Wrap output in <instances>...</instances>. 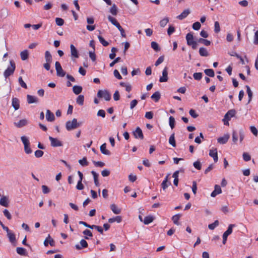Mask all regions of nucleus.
<instances>
[{"label": "nucleus", "mask_w": 258, "mask_h": 258, "mask_svg": "<svg viewBox=\"0 0 258 258\" xmlns=\"http://www.w3.org/2000/svg\"><path fill=\"white\" fill-rule=\"evenodd\" d=\"M27 102L29 104L38 102V98L34 96L27 95Z\"/></svg>", "instance_id": "obj_21"}, {"label": "nucleus", "mask_w": 258, "mask_h": 258, "mask_svg": "<svg viewBox=\"0 0 258 258\" xmlns=\"http://www.w3.org/2000/svg\"><path fill=\"white\" fill-rule=\"evenodd\" d=\"M199 53L200 55L202 56H207L209 55V53L207 49L204 47H201L199 49Z\"/></svg>", "instance_id": "obj_34"}, {"label": "nucleus", "mask_w": 258, "mask_h": 258, "mask_svg": "<svg viewBox=\"0 0 258 258\" xmlns=\"http://www.w3.org/2000/svg\"><path fill=\"white\" fill-rule=\"evenodd\" d=\"M151 47L156 51H158L160 50L159 45L156 42L153 41L151 42Z\"/></svg>", "instance_id": "obj_51"}, {"label": "nucleus", "mask_w": 258, "mask_h": 258, "mask_svg": "<svg viewBox=\"0 0 258 258\" xmlns=\"http://www.w3.org/2000/svg\"><path fill=\"white\" fill-rule=\"evenodd\" d=\"M238 141V135L235 131L232 132V141L234 144H236Z\"/></svg>", "instance_id": "obj_56"}, {"label": "nucleus", "mask_w": 258, "mask_h": 258, "mask_svg": "<svg viewBox=\"0 0 258 258\" xmlns=\"http://www.w3.org/2000/svg\"><path fill=\"white\" fill-rule=\"evenodd\" d=\"M205 74L210 77H213L215 76L214 72L212 69H208L204 71Z\"/></svg>", "instance_id": "obj_37"}, {"label": "nucleus", "mask_w": 258, "mask_h": 258, "mask_svg": "<svg viewBox=\"0 0 258 258\" xmlns=\"http://www.w3.org/2000/svg\"><path fill=\"white\" fill-rule=\"evenodd\" d=\"M169 143L173 147L176 146V142L174 137V134H172L169 139Z\"/></svg>", "instance_id": "obj_36"}, {"label": "nucleus", "mask_w": 258, "mask_h": 258, "mask_svg": "<svg viewBox=\"0 0 258 258\" xmlns=\"http://www.w3.org/2000/svg\"><path fill=\"white\" fill-rule=\"evenodd\" d=\"M194 78L196 80H200L202 77V73H195L193 75Z\"/></svg>", "instance_id": "obj_54"}, {"label": "nucleus", "mask_w": 258, "mask_h": 258, "mask_svg": "<svg viewBox=\"0 0 258 258\" xmlns=\"http://www.w3.org/2000/svg\"><path fill=\"white\" fill-rule=\"evenodd\" d=\"M84 97L82 95H80L77 98L76 102L77 103L80 105H83L84 104Z\"/></svg>", "instance_id": "obj_39"}, {"label": "nucleus", "mask_w": 258, "mask_h": 258, "mask_svg": "<svg viewBox=\"0 0 258 258\" xmlns=\"http://www.w3.org/2000/svg\"><path fill=\"white\" fill-rule=\"evenodd\" d=\"M28 120L26 119L20 120L18 122H15V125L18 127H21L27 124Z\"/></svg>", "instance_id": "obj_23"}, {"label": "nucleus", "mask_w": 258, "mask_h": 258, "mask_svg": "<svg viewBox=\"0 0 258 258\" xmlns=\"http://www.w3.org/2000/svg\"><path fill=\"white\" fill-rule=\"evenodd\" d=\"M214 31L215 33H219L220 31V27L218 22L216 21L214 23Z\"/></svg>", "instance_id": "obj_55"}, {"label": "nucleus", "mask_w": 258, "mask_h": 258, "mask_svg": "<svg viewBox=\"0 0 258 258\" xmlns=\"http://www.w3.org/2000/svg\"><path fill=\"white\" fill-rule=\"evenodd\" d=\"M120 85L122 87H125V90L127 92H130L132 90V86L129 83H125L124 82H120Z\"/></svg>", "instance_id": "obj_30"}, {"label": "nucleus", "mask_w": 258, "mask_h": 258, "mask_svg": "<svg viewBox=\"0 0 258 258\" xmlns=\"http://www.w3.org/2000/svg\"><path fill=\"white\" fill-rule=\"evenodd\" d=\"M10 66L4 72V76L6 78H8L9 76L12 75L16 69V64L13 60L10 61Z\"/></svg>", "instance_id": "obj_1"}, {"label": "nucleus", "mask_w": 258, "mask_h": 258, "mask_svg": "<svg viewBox=\"0 0 258 258\" xmlns=\"http://www.w3.org/2000/svg\"><path fill=\"white\" fill-rule=\"evenodd\" d=\"M190 13L189 9L184 10L182 13L177 17V18L180 20H182L186 18Z\"/></svg>", "instance_id": "obj_17"}, {"label": "nucleus", "mask_w": 258, "mask_h": 258, "mask_svg": "<svg viewBox=\"0 0 258 258\" xmlns=\"http://www.w3.org/2000/svg\"><path fill=\"white\" fill-rule=\"evenodd\" d=\"M91 173L93 176L94 183L96 186H98L99 185V183L98 180V174L95 172L94 171H92Z\"/></svg>", "instance_id": "obj_29"}, {"label": "nucleus", "mask_w": 258, "mask_h": 258, "mask_svg": "<svg viewBox=\"0 0 258 258\" xmlns=\"http://www.w3.org/2000/svg\"><path fill=\"white\" fill-rule=\"evenodd\" d=\"M98 38L100 41V42L104 46H107L108 45L109 43L107 41H105L104 39L100 35L98 36Z\"/></svg>", "instance_id": "obj_42"}, {"label": "nucleus", "mask_w": 258, "mask_h": 258, "mask_svg": "<svg viewBox=\"0 0 258 258\" xmlns=\"http://www.w3.org/2000/svg\"><path fill=\"white\" fill-rule=\"evenodd\" d=\"M122 220L121 217L120 216H116L114 218H111L108 219V222L110 223H112L113 222H116L117 223H119L121 222Z\"/></svg>", "instance_id": "obj_25"}, {"label": "nucleus", "mask_w": 258, "mask_h": 258, "mask_svg": "<svg viewBox=\"0 0 258 258\" xmlns=\"http://www.w3.org/2000/svg\"><path fill=\"white\" fill-rule=\"evenodd\" d=\"M160 93L159 92H155L152 96L151 98L154 100L155 102L158 101L160 98Z\"/></svg>", "instance_id": "obj_35"}, {"label": "nucleus", "mask_w": 258, "mask_h": 258, "mask_svg": "<svg viewBox=\"0 0 258 258\" xmlns=\"http://www.w3.org/2000/svg\"><path fill=\"white\" fill-rule=\"evenodd\" d=\"M222 192V190L220 186L218 185H215L214 191L211 193V196L212 197H215L217 195Z\"/></svg>", "instance_id": "obj_14"}, {"label": "nucleus", "mask_w": 258, "mask_h": 258, "mask_svg": "<svg viewBox=\"0 0 258 258\" xmlns=\"http://www.w3.org/2000/svg\"><path fill=\"white\" fill-rule=\"evenodd\" d=\"M21 139L24 146H26V145H30L29 139L26 137L22 136L21 137Z\"/></svg>", "instance_id": "obj_43"}, {"label": "nucleus", "mask_w": 258, "mask_h": 258, "mask_svg": "<svg viewBox=\"0 0 258 258\" xmlns=\"http://www.w3.org/2000/svg\"><path fill=\"white\" fill-rule=\"evenodd\" d=\"M110 13L116 16L117 14V9L116 5L115 4H113L112 7L110 8L109 10Z\"/></svg>", "instance_id": "obj_38"}, {"label": "nucleus", "mask_w": 258, "mask_h": 258, "mask_svg": "<svg viewBox=\"0 0 258 258\" xmlns=\"http://www.w3.org/2000/svg\"><path fill=\"white\" fill-rule=\"evenodd\" d=\"M235 227V224H230L227 230L223 234V243L225 244L227 241V237L232 232V229Z\"/></svg>", "instance_id": "obj_4"}, {"label": "nucleus", "mask_w": 258, "mask_h": 258, "mask_svg": "<svg viewBox=\"0 0 258 258\" xmlns=\"http://www.w3.org/2000/svg\"><path fill=\"white\" fill-rule=\"evenodd\" d=\"M154 220V218L152 216H148L145 217L143 222L145 224L148 225Z\"/></svg>", "instance_id": "obj_28"}, {"label": "nucleus", "mask_w": 258, "mask_h": 258, "mask_svg": "<svg viewBox=\"0 0 258 258\" xmlns=\"http://www.w3.org/2000/svg\"><path fill=\"white\" fill-rule=\"evenodd\" d=\"M229 137V134H225L223 137H220L217 139L218 142L221 144H225L227 142Z\"/></svg>", "instance_id": "obj_12"}, {"label": "nucleus", "mask_w": 258, "mask_h": 258, "mask_svg": "<svg viewBox=\"0 0 258 258\" xmlns=\"http://www.w3.org/2000/svg\"><path fill=\"white\" fill-rule=\"evenodd\" d=\"M168 68L165 67L162 71V76L160 78V82H166L168 81Z\"/></svg>", "instance_id": "obj_7"}, {"label": "nucleus", "mask_w": 258, "mask_h": 258, "mask_svg": "<svg viewBox=\"0 0 258 258\" xmlns=\"http://www.w3.org/2000/svg\"><path fill=\"white\" fill-rule=\"evenodd\" d=\"M108 20L111 23L112 25L114 26L116 25L118 22L113 17H111V16L109 15L108 17Z\"/></svg>", "instance_id": "obj_47"}, {"label": "nucleus", "mask_w": 258, "mask_h": 258, "mask_svg": "<svg viewBox=\"0 0 258 258\" xmlns=\"http://www.w3.org/2000/svg\"><path fill=\"white\" fill-rule=\"evenodd\" d=\"M242 156L245 161H248L251 159V156L247 153H243Z\"/></svg>", "instance_id": "obj_62"}, {"label": "nucleus", "mask_w": 258, "mask_h": 258, "mask_svg": "<svg viewBox=\"0 0 258 258\" xmlns=\"http://www.w3.org/2000/svg\"><path fill=\"white\" fill-rule=\"evenodd\" d=\"M83 233L85 235V238L86 239H89L88 236L92 237V236H93L92 232L89 230H88V229L85 230Z\"/></svg>", "instance_id": "obj_46"}, {"label": "nucleus", "mask_w": 258, "mask_h": 258, "mask_svg": "<svg viewBox=\"0 0 258 258\" xmlns=\"http://www.w3.org/2000/svg\"><path fill=\"white\" fill-rule=\"evenodd\" d=\"M55 67L56 71V74L58 76L63 77L65 76L66 73L62 69V67L58 61L55 62Z\"/></svg>", "instance_id": "obj_5"}, {"label": "nucleus", "mask_w": 258, "mask_h": 258, "mask_svg": "<svg viewBox=\"0 0 258 258\" xmlns=\"http://www.w3.org/2000/svg\"><path fill=\"white\" fill-rule=\"evenodd\" d=\"M250 130L251 133L255 136H257L258 134V131L256 128L254 126H251L250 127Z\"/></svg>", "instance_id": "obj_64"}, {"label": "nucleus", "mask_w": 258, "mask_h": 258, "mask_svg": "<svg viewBox=\"0 0 258 258\" xmlns=\"http://www.w3.org/2000/svg\"><path fill=\"white\" fill-rule=\"evenodd\" d=\"M169 22L168 18H165L160 22V25L161 27H164Z\"/></svg>", "instance_id": "obj_48"}, {"label": "nucleus", "mask_w": 258, "mask_h": 258, "mask_svg": "<svg viewBox=\"0 0 258 258\" xmlns=\"http://www.w3.org/2000/svg\"><path fill=\"white\" fill-rule=\"evenodd\" d=\"M169 120L170 126L172 129H173L175 126V119L173 116H170Z\"/></svg>", "instance_id": "obj_52"}, {"label": "nucleus", "mask_w": 258, "mask_h": 258, "mask_svg": "<svg viewBox=\"0 0 258 258\" xmlns=\"http://www.w3.org/2000/svg\"><path fill=\"white\" fill-rule=\"evenodd\" d=\"M12 106L15 110H18L20 107V101L17 98H13L12 102Z\"/></svg>", "instance_id": "obj_18"}, {"label": "nucleus", "mask_w": 258, "mask_h": 258, "mask_svg": "<svg viewBox=\"0 0 258 258\" xmlns=\"http://www.w3.org/2000/svg\"><path fill=\"white\" fill-rule=\"evenodd\" d=\"M4 215L9 220L11 219L12 216L7 209H5L3 211Z\"/></svg>", "instance_id": "obj_63"}, {"label": "nucleus", "mask_w": 258, "mask_h": 258, "mask_svg": "<svg viewBox=\"0 0 258 258\" xmlns=\"http://www.w3.org/2000/svg\"><path fill=\"white\" fill-rule=\"evenodd\" d=\"M236 111L234 109L229 110L225 115L224 120H229L230 118L233 117L235 114Z\"/></svg>", "instance_id": "obj_13"}, {"label": "nucleus", "mask_w": 258, "mask_h": 258, "mask_svg": "<svg viewBox=\"0 0 258 258\" xmlns=\"http://www.w3.org/2000/svg\"><path fill=\"white\" fill-rule=\"evenodd\" d=\"M16 251L18 254L21 255H25L26 254V249L23 247H17Z\"/></svg>", "instance_id": "obj_44"}, {"label": "nucleus", "mask_w": 258, "mask_h": 258, "mask_svg": "<svg viewBox=\"0 0 258 258\" xmlns=\"http://www.w3.org/2000/svg\"><path fill=\"white\" fill-rule=\"evenodd\" d=\"M201 25L200 22H196L192 25V28L195 30H198L200 29Z\"/></svg>", "instance_id": "obj_59"}, {"label": "nucleus", "mask_w": 258, "mask_h": 258, "mask_svg": "<svg viewBox=\"0 0 258 258\" xmlns=\"http://www.w3.org/2000/svg\"><path fill=\"white\" fill-rule=\"evenodd\" d=\"M7 235L9 238L10 241L12 243L15 241V240H16L15 235L13 233L10 232L9 233H8L7 234Z\"/></svg>", "instance_id": "obj_41"}, {"label": "nucleus", "mask_w": 258, "mask_h": 258, "mask_svg": "<svg viewBox=\"0 0 258 258\" xmlns=\"http://www.w3.org/2000/svg\"><path fill=\"white\" fill-rule=\"evenodd\" d=\"M80 243V245L79 244H76L75 245V247L77 249H81L82 248H86L88 246V243L84 239L81 240Z\"/></svg>", "instance_id": "obj_20"}, {"label": "nucleus", "mask_w": 258, "mask_h": 258, "mask_svg": "<svg viewBox=\"0 0 258 258\" xmlns=\"http://www.w3.org/2000/svg\"><path fill=\"white\" fill-rule=\"evenodd\" d=\"M100 149L101 152L103 154H104V155H110L111 154L109 150L106 149V143L103 144L100 146Z\"/></svg>", "instance_id": "obj_19"}, {"label": "nucleus", "mask_w": 258, "mask_h": 258, "mask_svg": "<svg viewBox=\"0 0 258 258\" xmlns=\"http://www.w3.org/2000/svg\"><path fill=\"white\" fill-rule=\"evenodd\" d=\"M46 119L49 122H52L55 120L54 114L48 109H47L46 112Z\"/></svg>", "instance_id": "obj_11"}, {"label": "nucleus", "mask_w": 258, "mask_h": 258, "mask_svg": "<svg viewBox=\"0 0 258 258\" xmlns=\"http://www.w3.org/2000/svg\"><path fill=\"white\" fill-rule=\"evenodd\" d=\"M133 134L136 139L139 138L143 140L144 138L142 131L139 127L136 128V130L133 132Z\"/></svg>", "instance_id": "obj_9"}, {"label": "nucleus", "mask_w": 258, "mask_h": 258, "mask_svg": "<svg viewBox=\"0 0 258 258\" xmlns=\"http://www.w3.org/2000/svg\"><path fill=\"white\" fill-rule=\"evenodd\" d=\"M45 59L46 62H51L52 61V56L48 51H46L45 52Z\"/></svg>", "instance_id": "obj_32"}, {"label": "nucleus", "mask_w": 258, "mask_h": 258, "mask_svg": "<svg viewBox=\"0 0 258 258\" xmlns=\"http://www.w3.org/2000/svg\"><path fill=\"white\" fill-rule=\"evenodd\" d=\"M48 243H49L51 246H54L55 244V241L51 238L50 235H48V237L44 241V244L46 246L48 245Z\"/></svg>", "instance_id": "obj_22"}, {"label": "nucleus", "mask_w": 258, "mask_h": 258, "mask_svg": "<svg viewBox=\"0 0 258 258\" xmlns=\"http://www.w3.org/2000/svg\"><path fill=\"white\" fill-rule=\"evenodd\" d=\"M1 17L6 18L10 16V12L7 9H3L1 10Z\"/></svg>", "instance_id": "obj_33"}, {"label": "nucleus", "mask_w": 258, "mask_h": 258, "mask_svg": "<svg viewBox=\"0 0 258 258\" xmlns=\"http://www.w3.org/2000/svg\"><path fill=\"white\" fill-rule=\"evenodd\" d=\"M180 217L181 215L179 214H176L172 217V220H173V223L175 225H179L180 224L178 222V220H179Z\"/></svg>", "instance_id": "obj_31"}, {"label": "nucleus", "mask_w": 258, "mask_h": 258, "mask_svg": "<svg viewBox=\"0 0 258 258\" xmlns=\"http://www.w3.org/2000/svg\"><path fill=\"white\" fill-rule=\"evenodd\" d=\"M43 154L44 153L42 151L39 150L36 151L34 153L35 156L37 158L41 157L43 156Z\"/></svg>", "instance_id": "obj_61"}, {"label": "nucleus", "mask_w": 258, "mask_h": 258, "mask_svg": "<svg viewBox=\"0 0 258 258\" xmlns=\"http://www.w3.org/2000/svg\"><path fill=\"white\" fill-rule=\"evenodd\" d=\"M81 124V123L77 122L76 118H74L72 121H68L66 122V126L68 131H71L77 128L80 126Z\"/></svg>", "instance_id": "obj_2"}, {"label": "nucleus", "mask_w": 258, "mask_h": 258, "mask_svg": "<svg viewBox=\"0 0 258 258\" xmlns=\"http://www.w3.org/2000/svg\"><path fill=\"white\" fill-rule=\"evenodd\" d=\"M246 91H247V93L248 98H249L248 103H249L252 99V92L251 91L250 88L248 86L246 85Z\"/></svg>", "instance_id": "obj_40"}, {"label": "nucleus", "mask_w": 258, "mask_h": 258, "mask_svg": "<svg viewBox=\"0 0 258 258\" xmlns=\"http://www.w3.org/2000/svg\"><path fill=\"white\" fill-rule=\"evenodd\" d=\"M56 24L59 26H62L64 24V21L62 19L60 18H56L55 19Z\"/></svg>", "instance_id": "obj_58"}, {"label": "nucleus", "mask_w": 258, "mask_h": 258, "mask_svg": "<svg viewBox=\"0 0 258 258\" xmlns=\"http://www.w3.org/2000/svg\"><path fill=\"white\" fill-rule=\"evenodd\" d=\"M110 209L115 214H119L121 212V210L114 204L110 205Z\"/></svg>", "instance_id": "obj_24"}, {"label": "nucleus", "mask_w": 258, "mask_h": 258, "mask_svg": "<svg viewBox=\"0 0 258 258\" xmlns=\"http://www.w3.org/2000/svg\"><path fill=\"white\" fill-rule=\"evenodd\" d=\"M21 58L23 60H25L28 58L29 52L27 50H24L20 53Z\"/></svg>", "instance_id": "obj_26"}, {"label": "nucleus", "mask_w": 258, "mask_h": 258, "mask_svg": "<svg viewBox=\"0 0 258 258\" xmlns=\"http://www.w3.org/2000/svg\"><path fill=\"white\" fill-rule=\"evenodd\" d=\"M219 221L218 220H216L214 223L210 224L208 225V227L210 230H214L216 227L218 226Z\"/></svg>", "instance_id": "obj_50"}, {"label": "nucleus", "mask_w": 258, "mask_h": 258, "mask_svg": "<svg viewBox=\"0 0 258 258\" xmlns=\"http://www.w3.org/2000/svg\"><path fill=\"white\" fill-rule=\"evenodd\" d=\"M18 82H19V83L20 84V85L25 88V89H27V86L26 85V84L24 82V81L22 79V77H20L18 79Z\"/></svg>", "instance_id": "obj_49"}, {"label": "nucleus", "mask_w": 258, "mask_h": 258, "mask_svg": "<svg viewBox=\"0 0 258 258\" xmlns=\"http://www.w3.org/2000/svg\"><path fill=\"white\" fill-rule=\"evenodd\" d=\"M84 186L82 184V181L79 180L78 181V183H77V186H76V188L78 190H82V189H84Z\"/></svg>", "instance_id": "obj_60"}, {"label": "nucleus", "mask_w": 258, "mask_h": 258, "mask_svg": "<svg viewBox=\"0 0 258 258\" xmlns=\"http://www.w3.org/2000/svg\"><path fill=\"white\" fill-rule=\"evenodd\" d=\"M71 53L72 60H74V58H77L79 57L78 52L76 48L73 44L70 45Z\"/></svg>", "instance_id": "obj_8"}, {"label": "nucleus", "mask_w": 258, "mask_h": 258, "mask_svg": "<svg viewBox=\"0 0 258 258\" xmlns=\"http://www.w3.org/2000/svg\"><path fill=\"white\" fill-rule=\"evenodd\" d=\"M49 139L51 142V146L53 147H61L62 146L61 142L58 140L57 138L49 137Z\"/></svg>", "instance_id": "obj_6"}, {"label": "nucleus", "mask_w": 258, "mask_h": 258, "mask_svg": "<svg viewBox=\"0 0 258 258\" xmlns=\"http://www.w3.org/2000/svg\"><path fill=\"white\" fill-rule=\"evenodd\" d=\"M0 205L2 206L8 207L9 206V199L6 196H2L0 199Z\"/></svg>", "instance_id": "obj_15"}, {"label": "nucleus", "mask_w": 258, "mask_h": 258, "mask_svg": "<svg viewBox=\"0 0 258 258\" xmlns=\"http://www.w3.org/2000/svg\"><path fill=\"white\" fill-rule=\"evenodd\" d=\"M194 166L198 170H201L202 168V164L199 161L195 162L193 164Z\"/></svg>", "instance_id": "obj_57"}, {"label": "nucleus", "mask_w": 258, "mask_h": 258, "mask_svg": "<svg viewBox=\"0 0 258 258\" xmlns=\"http://www.w3.org/2000/svg\"><path fill=\"white\" fill-rule=\"evenodd\" d=\"M186 40L188 45L192 44L194 42L196 41L194 40V36L191 33H188L186 34Z\"/></svg>", "instance_id": "obj_16"}, {"label": "nucleus", "mask_w": 258, "mask_h": 258, "mask_svg": "<svg viewBox=\"0 0 258 258\" xmlns=\"http://www.w3.org/2000/svg\"><path fill=\"white\" fill-rule=\"evenodd\" d=\"M209 155L211 157L213 158L214 162L216 163L218 160V153H217V149L216 148H214L210 150Z\"/></svg>", "instance_id": "obj_10"}, {"label": "nucleus", "mask_w": 258, "mask_h": 258, "mask_svg": "<svg viewBox=\"0 0 258 258\" xmlns=\"http://www.w3.org/2000/svg\"><path fill=\"white\" fill-rule=\"evenodd\" d=\"M198 42L203 43L206 46H209L211 44V42L209 40L203 38H200L198 40Z\"/></svg>", "instance_id": "obj_45"}, {"label": "nucleus", "mask_w": 258, "mask_h": 258, "mask_svg": "<svg viewBox=\"0 0 258 258\" xmlns=\"http://www.w3.org/2000/svg\"><path fill=\"white\" fill-rule=\"evenodd\" d=\"M74 93L76 94H79L82 91V87L80 86L75 85L73 87Z\"/></svg>", "instance_id": "obj_27"}, {"label": "nucleus", "mask_w": 258, "mask_h": 258, "mask_svg": "<svg viewBox=\"0 0 258 258\" xmlns=\"http://www.w3.org/2000/svg\"><path fill=\"white\" fill-rule=\"evenodd\" d=\"M97 96L99 98H103L106 101H109L111 99V95L106 90H100L97 92Z\"/></svg>", "instance_id": "obj_3"}, {"label": "nucleus", "mask_w": 258, "mask_h": 258, "mask_svg": "<svg viewBox=\"0 0 258 258\" xmlns=\"http://www.w3.org/2000/svg\"><path fill=\"white\" fill-rule=\"evenodd\" d=\"M79 163L83 166H87L88 164V162L87 161V159L86 157H84L82 159H80L79 160Z\"/></svg>", "instance_id": "obj_53"}]
</instances>
